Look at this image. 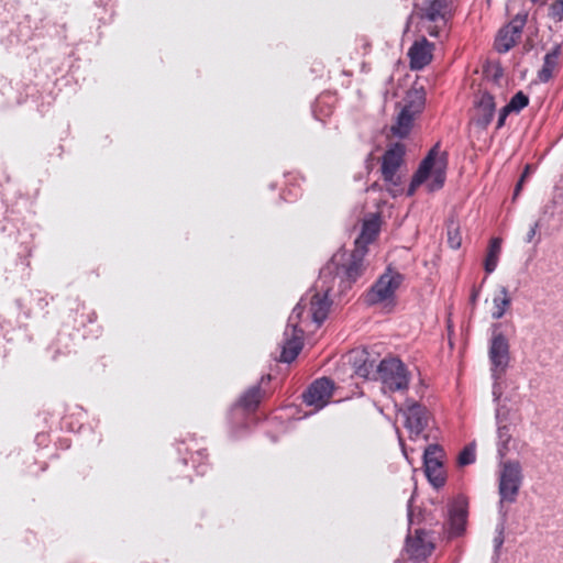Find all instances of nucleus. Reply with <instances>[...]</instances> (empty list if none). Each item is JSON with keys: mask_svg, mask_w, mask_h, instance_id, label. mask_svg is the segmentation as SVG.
I'll list each match as a JSON object with an SVG mask.
<instances>
[{"mask_svg": "<svg viewBox=\"0 0 563 563\" xmlns=\"http://www.w3.org/2000/svg\"><path fill=\"white\" fill-rule=\"evenodd\" d=\"M415 115L408 112V110H401L397 118V123L391 128L395 135L399 137H406L412 126Z\"/></svg>", "mask_w": 563, "mask_h": 563, "instance_id": "25", "label": "nucleus"}, {"mask_svg": "<svg viewBox=\"0 0 563 563\" xmlns=\"http://www.w3.org/2000/svg\"><path fill=\"white\" fill-rule=\"evenodd\" d=\"M354 373L366 379L375 378L377 375V361L371 357L366 349L353 351L351 354Z\"/></svg>", "mask_w": 563, "mask_h": 563, "instance_id": "16", "label": "nucleus"}, {"mask_svg": "<svg viewBox=\"0 0 563 563\" xmlns=\"http://www.w3.org/2000/svg\"><path fill=\"white\" fill-rule=\"evenodd\" d=\"M264 396L260 384L249 388L240 398L238 406L246 411H254Z\"/></svg>", "mask_w": 563, "mask_h": 563, "instance_id": "22", "label": "nucleus"}, {"mask_svg": "<svg viewBox=\"0 0 563 563\" xmlns=\"http://www.w3.org/2000/svg\"><path fill=\"white\" fill-rule=\"evenodd\" d=\"M503 323L495 322L490 325V340L488 357L490 362L492 378L500 380L505 375L510 362V344L504 332Z\"/></svg>", "mask_w": 563, "mask_h": 563, "instance_id": "5", "label": "nucleus"}, {"mask_svg": "<svg viewBox=\"0 0 563 563\" xmlns=\"http://www.w3.org/2000/svg\"><path fill=\"white\" fill-rule=\"evenodd\" d=\"M519 40L508 33L507 30L500 29L495 41V48L498 53H507L510 51Z\"/></svg>", "mask_w": 563, "mask_h": 563, "instance_id": "28", "label": "nucleus"}, {"mask_svg": "<svg viewBox=\"0 0 563 563\" xmlns=\"http://www.w3.org/2000/svg\"><path fill=\"white\" fill-rule=\"evenodd\" d=\"M529 104V97L522 91L515 93L506 104L512 112L519 113Z\"/></svg>", "mask_w": 563, "mask_h": 563, "instance_id": "29", "label": "nucleus"}, {"mask_svg": "<svg viewBox=\"0 0 563 563\" xmlns=\"http://www.w3.org/2000/svg\"><path fill=\"white\" fill-rule=\"evenodd\" d=\"M426 104V92L423 88L412 89L407 93L404 110H408L412 115L419 114Z\"/></svg>", "mask_w": 563, "mask_h": 563, "instance_id": "21", "label": "nucleus"}, {"mask_svg": "<svg viewBox=\"0 0 563 563\" xmlns=\"http://www.w3.org/2000/svg\"><path fill=\"white\" fill-rule=\"evenodd\" d=\"M512 439L509 424H497V453L504 459L509 452V443Z\"/></svg>", "mask_w": 563, "mask_h": 563, "instance_id": "24", "label": "nucleus"}, {"mask_svg": "<svg viewBox=\"0 0 563 563\" xmlns=\"http://www.w3.org/2000/svg\"><path fill=\"white\" fill-rule=\"evenodd\" d=\"M501 252V239L493 238L489 242L487 255L484 262V268L487 274H492L498 264Z\"/></svg>", "mask_w": 563, "mask_h": 563, "instance_id": "23", "label": "nucleus"}, {"mask_svg": "<svg viewBox=\"0 0 563 563\" xmlns=\"http://www.w3.org/2000/svg\"><path fill=\"white\" fill-rule=\"evenodd\" d=\"M401 411L405 417V428L409 432V438L416 440L428 427L431 415L423 405L413 399H407L405 408Z\"/></svg>", "mask_w": 563, "mask_h": 563, "instance_id": "11", "label": "nucleus"}, {"mask_svg": "<svg viewBox=\"0 0 563 563\" xmlns=\"http://www.w3.org/2000/svg\"><path fill=\"white\" fill-rule=\"evenodd\" d=\"M31 301L34 302L35 307L40 310L45 309L48 306V299L45 294L41 290L30 292Z\"/></svg>", "mask_w": 563, "mask_h": 563, "instance_id": "33", "label": "nucleus"}, {"mask_svg": "<svg viewBox=\"0 0 563 563\" xmlns=\"http://www.w3.org/2000/svg\"><path fill=\"white\" fill-rule=\"evenodd\" d=\"M531 2H538L539 0H530Z\"/></svg>", "mask_w": 563, "mask_h": 563, "instance_id": "44", "label": "nucleus"}, {"mask_svg": "<svg viewBox=\"0 0 563 563\" xmlns=\"http://www.w3.org/2000/svg\"><path fill=\"white\" fill-rule=\"evenodd\" d=\"M454 11L453 0H422L413 4L409 20H417L420 32H424L432 37H441L446 33Z\"/></svg>", "mask_w": 563, "mask_h": 563, "instance_id": "2", "label": "nucleus"}, {"mask_svg": "<svg viewBox=\"0 0 563 563\" xmlns=\"http://www.w3.org/2000/svg\"><path fill=\"white\" fill-rule=\"evenodd\" d=\"M501 394H503V391H501L499 380H494L493 397H494V401L497 402V405L499 404Z\"/></svg>", "mask_w": 563, "mask_h": 563, "instance_id": "38", "label": "nucleus"}, {"mask_svg": "<svg viewBox=\"0 0 563 563\" xmlns=\"http://www.w3.org/2000/svg\"><path fill=\"white\" fill-rule=\"evenodd\" d=\"M466 510L462 507H454L450 510L449 536L450 538L461 536L465 530Z\"/></svg>", "mask_w": 563, "mask_h": 563, "instance_id": "19", "label": "nucleus"}, {"mask_svg": "<svg viewBox=\"0 0 563 563\" xmlns=\"http://www.w3.org/2000/svg\"><path fill=\"white\" fill-rule=\"evenodd\" d=\"M95 318H96V314H95V312H92V317L89 318V322H92L95 320Z\"/></svg>", "mask_w": 563, "mask_h": 563, "instance_id": "43", "label": "nucleus"}, {"mask_svg": "<svg viewBox=\"0 0 563 563\" xmlns=\"http://www.w3.org/2000/svg\"><path fill=\"white\" fill-rule=\"evenodd\" d=\"M377 377L384 388L390 391H399L408 388L409 373L405 364L397 357L384 358L376 368Z\"/></svg>", "mask_w": 563, "mask_h": 563, "instance_id": "9", "label": "nucleus"}, {"mask_svg": "<svg viewBox=\"0 0 563 563\" xmlns=\"http://www.w3.org/2000/svg\"><path fill=\"white\" fill-rule=\"evenodd\" d=\"M448 158L446 152H440V143H435L413 174L408 188V195H412L416 188L422 185L430 176L432 180L428 185L429 190L437 191L441 189L446 178Z\"/></svg>", "mask_w": 563, "mask_h": 563, "instance_id": "3", "label": "nucleus"}, {"mask_svg": "<svg viewBox=\"0 0 563 563\" xmlns=\"http://www.w3.org/2000/svg\"><path fill=\"white\" fill-rule=\"evenodd\" d=\"M444 451L439 444H429L423 452L424 474L434 488L445 485L446 476L443 468Z\"/></svg>", "mask_w": 563, "mask_h": 563, "instance_id": "10", "label": "nucleus"}, {"mask_svg": "<svg viewBox=\"0 0 563 563\" xmlns=\"http://www.w3.org/2000/svg\"><path fill=\"white\" fill-rule=\"evenodd\" d=\"M522 481V467L518 461L501 463L498 476L499 512L507 511L505 503L514 504L517 500Z\"/></svg>", "mask_w": 563, "mask_h": 563, "instance_id": "6", "label": "nucleus"}, {"mask_svg": "<svg viewBox=\"0 0 563 563\" xmlns=\"http://www.w3.org/2000/svg\"><path fill=\"white\" fill-rule=\"evenodd\" d=\"M405 276L399 272L388 267L384 274L367 290L364 300L368 306H376L386 302H393L397 289L400 287Z\"/></svg>", "mask_w": 563, "mask_h": 563, "instance_id": "8", "label": "nucleus"}, {"mask_svg": "<svg viewBox=\"0 0 563 563\" xmlns=\"http://www.w3.org/2000/svg\"><path fill=\"white\" fill-rule=\"evenodd\" d=\"M527 21H528V12L527 11H521V12H518L510 20V22L506 26H504L503 29L507 30L508 33L514 35L516 38L520 40L522 31H523V27L527 24Z\"/></svg>", "mask_w": 563, "mask_h": 563, "instance_id": "27", "label": "nucleus"}, {"mask_svg": "<svg viewBox=\"0 0 563 563\" xmlns=\"http://www.w3.org/2000/svg\"><path fill=\"white\" fill-rule=\"evenodd\" d=\"M265 379H266V380H269V379H271V375L263 376L261 380H262V382H264Z\"/></svg>", "mask_w": 563, "mask_h": 563, "instance_id": "42", "label": "nucleus"}, {"mask_svg": "<svg viewBox=\"0 0 563 563\" xmlns=\"http://www.w3.org/2000/svg\"><path fill=\"white\" fill-rule=\"evenodd\" d=\"M530 173H531V167H530V165H527V166L525 167V170H523V173H522V175H521V177H520L519 181H518V183H517V185H516V188H515V197L519 194V191H520V189H521V187H522V184H523L525 179L530 175Z\"/></svg>", "mask_w": 563, "mask_h": 563, "instance_id": "37", "label": "nucleus"}, {"mask_svg": "<svg viewBox=\"0 0 563 563\" xmlns=\"http://www.w3.org/2000/svg\"><path fill=\"white\" fill-rule=\"evenodd\" d=\"M510 113H512V111L507 106L500 109L496 125L497 130L501 129L505 125L506 119Z\"/></svg>", "mask_w": 563, "mask_h": 563, "instance_id": "36", "label": "nucleus"}, {"mask_svg": "<svg viewBox=\"0 0 563 563\" xmlns=\"http://www.w3.org/2000/svg\"><path fill=\"white\" fill-rule=\"evenodd\" d=\"M475 446L474 444H468L464 446V449L460 452L457 463L460 466H466L473 464L475 462Z\"/></svg>", "mask_w": 563, "mask_h": 563, "instance_id": "30", "label": "nucleus"}, {"mask_svg": "<svg viewBox=\"0 0 563 563\" xmlns=\"http://www.w3.org/2000/svg\"><path fill=\"white\" fill-rule=\"evenodd\" d=\"M479 294H481V288H477V287H473L472 289V292H471V297H470V300L472 302V305H475L478 297H479Z\"/></svg>", "mask_w": 563, "mask_h": 563, "instance_id": "41", "label": "nucleus"}, {"mask_svg": "<svg viewBox=\"0 0 563 563\" xmlns=\"http://www.w3.org/2000/svg\"><path fill=\"white\" fill-rule=\"evenodd\" d=\"M336 274L335 266L333 267V272L330 276H327L324 278L319 276V280L317 284V287L320 289V291H317L310 299V312L312 320L318 324L321 325L323 321L327 319L329 309L331 306V300L329 299L330 292L334 290V286H338V295L339 296H345L346 290L342 291L340 287V279H334Z\"/></svg>", "mask_w": 563, "mask_h": 563, "instance_id": "7", "label": "nucleus"}, {"mask_svg": "<svg viewBox=\"0 0 563 563\" xmlns=\"http://www.w3.org/2000/svg\"><path fill=\"white\" fill-rule=\"evenodd\" d=\"M541 224V221H537L533 225H531L529 232L527 233V236H526V242L527 243H531L537 234V230L539 228V225Z\"/></svg>", "mask_w": 563, "mask_h": 563, "instance_id": "39", "label": "nucleus"}, {"mask_svg": "<svg viewBox=\"0 0 563 563\" xmlns=\"http://www.w3.org/2000/svg\"><path fill=\"white\" fill-rule=\"evenodd\" d=\"M510 417V408L506 405L498 404L495 410L496 424H508Z\"/></svg>", "mask_w": 563, "mask_h": 563, "instance_id": "32", "label": "nucleus"}, {"mask_svg": "<svg viewBox=\"0 0 563 563\" xmlns=\"http://www.w3.org/2000/svg\"><path fill=\"white\" fill-rule=\"evenodd\" d=\"M434 45L424 36L416 41L408 51L411 69L419 70L432 60Z\"/></svg>", "mask_w": 563, "mask_h": 563, "instance_id": "15", "label": "nucleus"}, {"mask_svg": "<svg viewBox=\"0 0 563 563\" xmlns=\"http://www.w3.org/2000/svg\"><path fill=\"white\" fill-rule=\"evenodd\" d=\"M548 16L555 22L563 20V0H554L549 5Z\"/></svg>", "mask_w": 563, "mask_h": 563, "instance_id": "31", "label": "nucleus"}, {"mask_svg": "<svg viewBox=\"0 0 563 563\" xmlns=\"http://www.w3.org/2000/svg\"><path fill=\"white\" fill-rule=\"evenodd\" d=\"M500 514V522L496 527V536L494 538V554H493V563H498V560L500 558V549L505 542V522L507 518V511L499 512Z\"/></svg>", "mask_w": 563, "mask_h": 563, "instance_id": "26", "label": "nucleus"}, {"mask_svg": "<svg viewBox=\"0 0 563 563\" xmlns=\"http://www.w3.org/2000/svg\"><path fill=\"white\" fill-rule=\"evenodd\" d=\"M18 308L24 312L25 317L29 318L31 316L32 309L24 305V299L20 298L16 300Z\"/></svg>", "mask_w": 563, "mask_h": 563, "instance_id": "40", "label": "nucleus"}, {"mask_svg": "<svg viewBox=\"0 0 563 563\" xmlns=\"http://www.w3.org/2000/svg\"><path fill=\"white\" fill-rule=\"evenodd\" d=\"M406 154V147L402 143L391 144L382 157V175L383 179L394 186L400 184V178L397 172L404 163V156Z\"/></svg>", "mask_w": 563, "mask_h": 563, "instance_id": "12", "label": "nucleus"}, {"mask_svg": "<svg viewBox=\"0 0 563 563\" xmlns=\"http://www.w3.org/2000/svg\"><path fill=\"white\" fill-rule=\"evenodd\" d=\"M496 112V102L494 96L488 91L481 92L475 100L474 123L486 129L493 121Z\"/></svg>", "mask_w": 563, "mask_h": 563, "instance_id": "14", "label": "nucleus"}, {"mask_svg": "<svg viewBox=\"0 0 563 563\" xmlns=\"http://www.w3.org/2000/svg\"><path fill=\"white\" fill-rule=\"evenodd\" d=\"M448 243H449V245L453 250H457L461 246L462 239L460 236V233H459L457 229L454 230V232L449 230V232H448Z\"/></svg>", "mask_w": 563, "mask_h": 563, "instance_id": "35", "label": "nucleus"}, {"mask_svg": "<svg viewBox=\"0 0 563 563\" xmlns=\"http://www.w3.org/2000/svg\"><path fill=\"white\" fill-rule=\"evenodd\" d=\"M562 44H555L543 57L542 67L538 70V80L542 84L549 82L554 74L559 71Z\"/></svg>", "mask_w": 563, "mask_h": 563, "instance_id": "17", "label": "nucleus"}, {"mask_svg": "<svg viewBox=\"0 0 563 563\" xmlns=\"http://www.w3.org/2000/svg\"><path fill=\"white\" fill-rule=\"evenodd\" d=\"M333 383L327 377L316 379L303 394V401L316 409H322L332 397Z\"/></svg>", "mask_w": 563, "mask_h": 563, "instance_id": "13", "label": "nucleus"}, {"mask_svg": "<svg viewBox=\"0 0 563 563\" xmlns=\"http://www.w3.org/2000/svg\"><path fill=\"white\" fill-rule=\"evenodd\" d=\"M424 531L417 530L415 538L407 539V551L416 559L424 558L431 552V548L424 541Z\"/></svg>", "mask_w": 563, "mask_h": 563, "instance_id": "20", "label": "nucleus"}, {"mask_svg": "<svg viewBox=\"0 0 563 563\" xmlns=\"http://www.w3.org/2000/svg\"><path fill=\"white\" fill-rule=\"evenodd\" d=\"M556 205H558V200L556 199H553L551 201H549L545 206H544V209H543V216L542 218L539 220V221H543V220H547L549 221L551 218L554 217L555 214V208H556Z\"/></svg>", "mask_w": 563, "mask_h": 563, "instance_id": "34", "label": "nucleus"}, {"mask_svg": "<svg viewBox=\"0 0 563 563\" xmlns=\"http://www.w3.org/2000/svg\"><path fill=\"white\" fill-rule=\"evenodd\" d=\"M303 299L292 309L282 341L280 362L291 363L300 353L303 346V330L299 327L301 316L305 312Z\"/></svg>", "mask_w": 563, "mask_h": 563, "instance_id": "4", "label": "nucleus"}, {"mask_svg": "<svg viewBox=\"0 0 563 563\" xmlns=\"http://www.w3.org/2000/svg\"><path fill=\"white\" fill-rule=\"evenodd\" d=\"M512 298L505 286H499L493 297V311L492 318L500 320L510 309Z\"/></svg>", "mask_w": 563, "mask_h": 563, "instance_id": "18", "label": "nucleus"}, {"mask_svg": "<svg viewBox=\"0 0 563 563\" xmlns=\"http://www.w3.org/2000/svg\"><path fill=\"white\" fill-rule=\"evenodd\" d=\"M380 220L378 216L365 220L362 225V232L355 241V249L351 253H338L332 256L330 262L321 268V277L330 276L333 267L336 268L334 279H340L342 291L351 289L353 284L365 273L366 245L372 243L379 233Z\"/></svg>", "mask_w": 563, "mask_h": 563, "instance_id": "1", "label": "nucleus"}]
</instances>
